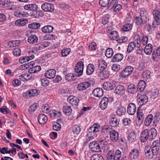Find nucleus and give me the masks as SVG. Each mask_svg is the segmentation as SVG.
Returning a JSON list of instances; mask_svg holds the SVG:
<instances>
[{
  "instance_id": "obj_22",
  "label": "nucleus",
  "mask_w": 160,
  "mask_h": 160,
  "mask_svg": "<svg viewBox=\"0 0 160 160\" xmlns=\"http://www.w3.org/2000/svg\"><path fill=\"white\" fill-rule=\"evenodd\" d=\"M32 77V75L28 72L22 74L19 78L21 80L25 81L30 80Z\"/></svg>"
},
{
  "instance_id": "obj_20",
  "label": "nucleus",
  "mask_w": 160,
  "mask_h": 160,
  "mask_svg": "<svg viewBox=\"0 0 160 160\" xmlns=\"http://www.w3.org/2000/svg\"><path fill=\"white\" fill-rule=\"evenodd\" d=\"M123 58V55L122 54L118 53L112 58L111 61L113 62H118L122 60Z\"/></svg>"
},
{
  "instance_id": "obj_60",
  "label": "nucleus",
  "mask_w": 160,
  "mask_h": 160,
  "mask_svg": "<svg viewBox=\"0 0 160 160\" xmlns=\"http://www.w3.org/2000/svg\"><path fill=\"white\" fill-rule=\"evenodd\" d=\"M148 36L147 35L143 36L141 40V45H142V46H144L146 45L148 42Z\"/></svg>"
},
{
  "instance_id": "obj_15",
  "label": "nucleus",
  "mask_w": 160,
  "mask_h": 160,
  "mask_svg": "<svg viewBox=\"0 0 160 160\" xmlns=\"http://www.w3.org/2000/svg\"><path fill=\"white\" fill-rule=\"evenodd\" d=\"M68 101L73 105H77L79 102V100L78 98L73 96H69L68 99Z\"/></svg>"
},
{
  "instance_id": "obj_7",
  "label": "nucleus",
  "mask_w": 160,
  "mask_h": 160,
  "mask_svg": "<svg viewBox=\"0 0 160 160\" xmlns=\"http://www.w3.org/2000/svg\"><path fill=\"white\" fill-rule=\"evenodd\" d=\"M125 91L124 87L122 85H119L116 87L114 93L118 96H121L125 93Z\"/></svg>"
},
{
  "instance_id": "obj_4",
  "label": "nucleus",
  "mask_w": 160,
  "mask_h": 160,
  "mask_svg": "<svg viewBox=\"0 0 160 160\" xmlns=\"http://www.w3.org/2000/svg\"><path fill=\"white\" fill-rule=\"evenodd\" d=\"M133 71V68L132 67L128 66L122 71L120 76L122 78H126L132 73Z\"/></svg>"
},
{
  "instance_id": "obj_6",
  "label": "nucleus",
  "mask_w": 160,
  "mask_h": 160,
  "mask_svg": "<svg viewBox=\"0 0 160 160\" xmlns=\"http://www.w3.org/2000/svg\"><path fill=\"white\" fill-rule=\"evenodd\" d=\"M149 130L148 129H145L142 132L140 136V139L142 142H144L148 139L149 140Z\"/></svg>"
},
{
  "instance_id": "obj_53",
  "label": "nucleus",
  "mask_w": 160,
  "mask_h": 160,
  "mask_svg": "<svg viewBox=\"0 0 160 160\" xmlns=\"http://www.w3.org/2000/svg\"><path fill=\"white\" fill-rule=\"evenodd\" d=\"M0 5L3 7H8L10 5V0H2L0 1Z\"/></svg>"
},
{
  "instance_id": "obj_18",
  "label": "nucleus",
  "mask_w": 160,
  "mask_h": 160,
  "mask_svg": "<svg viewBox=\"0 0 160 160\" xmlns=\"http://www.w3.org/2000/svg\"><path fill=\"white\" fill-rule=\"evenodd\" d=\"M54 6L51 4L46 3H43L42 5L41 8L45 11H52L54 9Z\"/></svg>"
},
{
  "instance_id": "obj_9",
  "label": "nucleus",
  "mask_w": 160,
  "mask_h": 160,
  "mask_svg": "<svg viewBox=\"0 0 160 160\" xmlns=\"http://www.w3.org/2000/svg\"><path fill=\"white\" fill-rule=\"evenodd\" d=\"M136 107L135 104L133 103H130L128 106L127 112L130 115H133L136 112Z\"/></svg>"
},
{
  "instance_id": "obj_32",
  "label": "nucleus",
  "mask_w": 160,
  "mask_h": 160,
  "mask_svg": "<svg viewBox=\"0 0 160 160\" xmlns=\"http://www.w3.org/2000/svg\"><path fill=\"white\" fill-rule=\"evenodd\" d=\"M141 37L138 34H135L134 36L133 42L137 45L141 46Z\"/></svg>"
},
{
  "instance_id": "obj_50",
  "label": "nucleus",
  "mask_w": 160,
  "mask_h": 160,
  "mask_svg": "<svg viewBox=\"0 0 160 160\" xmlns=\"http://www.w3.org/2000/svg\"><path fill=\"white\" fill-rule=\"evenodd\" d=\"M91 160H104L103 157L99 154H94L91 158Z\"/></svg>"
},
{
  "instance_id": "obj_30",
  "label": "nucleus",
  "mask_w": 160,
  "mask_h": 160,
  "mask_svg": "<svg viewBox=\"0 0 160 160\" xmlns=\"http://www.w3.org/2000/svg\"><path fill=\"white\" fill-rule=\"evenodd\" d=\"M34 58L33 55H32L29 56H25L21 58L19 60V62L21 63L27 62L30 60H32Z\"/></svg>"
},
{
  "instance_id": "obj_55",
  "label": "nucleus",
  "mask_w": 160,
  "mask_h": 160,
  "mask_svg": "<svg viewBox=\"0 0 160 160\" xmlns=\"http://www.w3.org/2000/svg\"><path fill=\"white\" fill-rule=\"evenodd\" d=\"M50 115L51 117H60L61 116V112L54 110L52 111H50Z\"/></svg>"
},
{
  "instance_id": "obj_2",
  "label": "nucleus",
  "mask_w": 160,
  "mask_h": 160,
  "mask_svg": "<svg viewBox=\"0 0 160 160\" xmlns=\"http://www.w3.org/2000/svg\"><path fill=\"white\" fill-rule=\"evenodd\" d=\"M98 143L95 141L90 142L89 144V147L91 151L95 152H99L101 151L100 145H103L105 142V140L99 139L98 140Z\"/></svg>"
},
{
  "instance_id": "obj_54",
  "label": "nucleus",
  "mask_w": 160,
  "mask_h": 160,
  "mask_svg": "<svg viewBox=\"0 0 160 160\" xmlns=\"http://www.w3.org/2000/svg\"><path fill=\"white\" fill-rule=\"evenodd\" d=\"M115 160H119L121 157V152L118 150H117L115 152H113Z\"/></svg>"
},
{
  "instance_id": "obj_49",
  "label": "nucleus",
  "mask_w": 160,
  "mask_h": 160,
  "mask_svg": "<svg viewBox=\"0 0 160 160\" xmlns=\"http://www.w3.org/2000/svg\"><path fill=\"white\" fill-rule=\"evenodd\" d=\"M128 140L130 142H132L135 141L136 135L134 132L130 133L128 136Z\"/></svg>"
},
{
  "instance_id": "obj_33",
  "label": "nucleus",
  "mask_w": 160,
  "mask_h": 160,
  "mask_svg": "<svg viewBox=\"0 0 160 160\" xmlns=\"http://www.w3.org/2000/svg\"><path fill=\"white\" fill-rule=\"evenodd\" d=\"M136 24L138 26H141L142 23H146L147 21L142 19V18L139 17H136L135 19Z\"/></svg>"
},
{
  "instance_id": "obj_46",
  "label": "nucleus",
  "mask_w": 160,
  "mask_h": 160,
  "mask_svg": "<svg viewBox=\"0 0 160 160\" xmlns=\"http://www.w3.org/2000/svg\"><path fill=\"white\" fill-rule=\"evenodd\" d=\"M29 28L32 29H36L40 27V24L39 23L34 22L28 25Z\"/></svg>"
},
{
  "instance_id": "obj_48",
  "label": "nucleus",
  "mask_w": 160,
  "mask_h": 160,
  "mask_svg": "<svg viewBox=\"0 0 160 160\" xmlns=\"http://www.w3.org/2000/svg\"><path fill=\"white\" fill-rule=\"evenodd\" d=\"M81 130L80 127L79 125H75L72 127V132L74 134H78Z\"/></svg>"
},
{
  "instance_id": "obj_17",
  "label": "nucleus",
  "mask_w": 160,
  "mask_h": 160,
  "mask_svg": "<svg viewBox=\"0 0 160 160\" xmlns=\"http://www.w3.org/2000/svg\"><path fill=\"white\" fill-rule=\"evenodd\" d=\"M108 103V99L106 97H103L100 103V107L102 110L107 108Z\"/></svg>"
},
{
  "instance_id": "obj_16",
  "label": "nucleus",
  "mask_w": 160,
  "mask_h": 160,
  "mask_svg": "<svg viewBox=\"0 0 160 160\" xmlns=\"http://www.w3.org/2000/svg\"><path fill=\"white\" fill-rule=\"evenodd\" d=\"M56 74V71L54 69L48 70L45 73V76L49 79L54 78Z\"/></svg>"
},
{
  "instance_id": "obj_45",
  "label": "nucleus",
  "mask_w": 160,
  "mask_h": 160,
  "mask_svg": "<svg viewBox=\"0 0 160 160\" xmlns=\"http://www.w3.org/2000/svg\"><path fill=\"white\" fill-rule=\"evenodd\" d=\"M132 25L130 23H126L124 24L122 28V29L124 32L129 31L132 28Z\"/></svg>"
},
{
  "instance_id": "obj_26",
  "label": "nucleus",
  "mask_w": 160,
  "mask_h": 160,
  "mask_svg": "<svg viewBox=\"0 0 160 160\" xmlns=\"http://www.w3.org/2000/svg\"><path fill=\"white\" fill-rule=\"evenodd\" d=\"M28 23L27 19L21 18L16 20L15 24L16 25L18 26H24Z\"/></svg>"
},
{
  "instance_id": "obj_42",
  "label": "nucleus",
  "mask_w": 160,
  "mask_h": 160,
  "mask_svg": "<svg viewBox=\"0 0 160 160\" xmlns=\"http://www.w3.org/2000/svg\"><path fill=\"white\" fill-rule=\"evenodd\" d=\"M77 76L73 73H68L65 76V79L68 81H73L76 79Z\"/></svg>"
},
{
  "instance_id": "obj_40",
  "label": "nucleus",
  "mask_w": 160,
  "mask_h": 160,
  "mask_svg": "<svg viewBox=\"0 0 160 160\" xmlns=\"http://www.w3.org/2000/svg\"><path fill=\"white\" fill-rule=\"evenodd\" d=\"M110 39L111 40H115L118 37V32L116 31H111L109 35Z\"/></svg>"
},
{
  "instance_id": "obj_51",
  "label": "nucleus",
  "mask_w": 160,
  "mask_h": 160,
  "mask_svg": "<svg viewBox=\"0 0 160 160\" xmlns=\"http://www.w3.org/2000/svg\"><path fill=\"white\" fill-rule=\"evenodd\" d=\"M137 115L138 119L140 121H142L144 118V116L142 110H138L137 112Z\"/></svg>"
},
{
  "instance_id": "obj_21",
  "label": "nucleus",
  "mask_w": 160,
  "mask_h": 160,
  "mask_svg": "<svg viewBox=\"0 0 160 160\" xmlns=\"http://www.w3.org/2000/svg\"><path fill=\"white\" fill-rule=\"evenodd\" d=\"M138 91V90L137 87L134 84H130L128 87L127 91L129 93L131 94H134Z\"/></svg>"
},
{
  "instance_id": "obj_52",
  "label": "nucleus",
  "mask_w": 160,
  "mask_h": 160,
  "mask_svg": "<svg viewBox=\"0 0 160 160\" xmlns=\"http://www.w3.org/2000/svg\"><path fill=\"white\" fill-rule=\"evenodd\" d=\"M113 53V50L111 48H108L106 50L105 55L108 58L112 57Z\"/></svg>"
},
{
  "instance_id": "obj_5",
  "label": "nucleus",
  "mask_w": 160,
  "mask_h": 160,
  "mask_svg": "<svg viewBox=\"0 0 160 160\" xmlns=\"http://www.w3.org/2000/svg\"><path fill=\"white\" fill-rule=\"evenodd\" d=\"M118 0H112L111 1L108 8L111 7V9L114 8L113 11L116 13L118 12L122 9L121 4H118Z\"/></svg>"
},
{
  "instance_id": "obj_19",
  "label": "nucleus",
  "mask_w": 160,
  "mask_h": 160,
  "mask_svg": "<svg viewBox=\"0 0 160 160\" xmlns=\"http://www.w3.org/2000/svg\"><path fill=\"white\" fill-rule=\"evenodd\" d=\"M92 94L96 97L100 98L103 94V89L101 88H97L95 89L92 92Z\"/></svg>"
},
{
  "instance_id": "obj_25",
  "label": "nucleus",
  "mask_w": 160,
  "mask_h": 160,
  "mask_svg": "<svg viewBox=\"0 0 160 160\" xmlns=\"http://www.w3.org/2000/svg\"><path fill=\"white\" fill-rule=\"evenodd\" d=\"M139 15L140 17L142 18V19L147 21L148 15L147 11L144 8H142L140 9Z\"/></svg>"
},
{
  "instance_id": "obj_58",
  "label": "nucleus",
  "mask_w": 160,
  "mask_h": 160,
  "mask_svg": "<svg viewBox=\"0 0 160 160\" xmlns=\"http://www.w3.org/2000/svg\"><path fill=\"white\" fill-rule=\"evenodd\" d=\"M151 72L149 70H146L142 74V76L143 78L145 79L149 78L151 77Z\"/></svg>"
},
{
  "instance_id": "obj_39",
  "label": "nucleus",
  "mask_w": 160,
  "mask_h": 160,
  "mask_svg": "<svg viewBox=\"0 0 160 160\" xmlns=\"http://www.w3.org/2000/svg\"><path fill=\"white\" fill-rule=\"evenodd\" d=\"M38 40V37L35 35H32L28 38V42L30 43H34L37 42Z\"/></svg>"
},
{
  "instance_id": "obj_10",
  "label": "nucleus",
  "mask_w": 160,
  "mask_h": 160,
  "mask_svg": "<svg viewBox=\"0 0 160 160\" xmlns=\"http://www.w3.org/2000/svg\"><path fill=\"white\" fill-rule=\"evenodd\" d=\"M153 18L156 24L159 25L160 24V12L157 9L154 10L152 12Z\"/></svg>"
},
{
  "instance_id": "obj_23",
  "label": "nucleus",
  "mask_w": 160,
  "mask_h": 160,
  "mask_svg": "<svg viewBox=\"0 0 160 160\" xmlns=\"http://www.w3.org/2000/svg\"><path fill=\"white\" fill-rule=\"evenodd\" d=\"M149 130V140H152L156 138L157 135V131L154 128H151Z\"/></svg>"
},
{
  "instance_id": "obj_34",
  "label": "nucleus",
  "mask_w": 160,
  "mask_h": 160,
  "mask_svg": "<svg viewBox=\"0 0 160 160\" xmlns=\"http://www.w3.org/2000/svg\"><path fill=\"white\" fill-rule=\"evenodd\" d=\"M103 88L105 90H110L113 88L114 86L112 83L109 82H105L103 84Z\"/></svg>"
},
{
  "instance_id": "obj_44",
  "label": "nucleus",
  "mask_w": 160,
  "mask_h": 160,
  "mask_svg": "<svg viewBox=\"0 0 160 160\" xmlns=\"http://www.w3.org/2000/svg\"><path fill=\"white\" fill-rule=\"evenodd\" d=\"M119 143L120 145L121 148H125L127 147L126 140L124 138H121L119 141Z\"/></svg>"
},
{
  "instance_id": "obj_62",
  "label": "nucleus",
  "mask_w": 160,
  "mask_h": 160,
  "mask_svg": "<svg viewBox=\"0 0 160 160\" xmlns=\"http://www.w3.org/2000/svg\"><path fill=\"white\" fill-rule=\"evenodd\" d=\"M48 118L47 116L43 114H41V124H45Z\"/></svg>"
},
{
  "instance_id": "obj_29",
  "label": "nucleus",
  "mask_w": 160,
  "mask_h": 160,
  "mask_svg": "<svg viewBox=\"0 0 160 160\" xmlns=\"http://www.w3.org/2000/svg\"><path fill=\"white\" fill-rule=\"evenodd\" d=\"M94 66L92 64H89L87 68L86 73L88 75H91L94 71Z\"/></svg>"
},
{
  "instance_id": "obj_59",
  "label": "nucleus",
  "mask_w": 160,
  "mask_h": 160,
  "mask_svg": "<svg viewBox=\"0 0 160 160\" xmlns=\"http://www.w3.org/2000/svg\"><path fill=\"white\" fill-rule=\"evenodd\" d=\"M71 49L69 48H65L62 50V55L63 57H66L70 53Z\"/></svg>"
},
{
  "instance_id": "obj_56",
  "label": "nucleus",
  "mask_w": 160,
  "mask_h": 160,
  "mask_svg": "<svg viewBox=\"0 0 160 160\" xmlns=\"http://www.w3.org/2000/svg\"><path fill=\"white\" fill-rule=\"evenodd\" d=\"M49 107L48 105L47 104H45L43 105L41 108V109L42 111V112L48 113L50 112V109H49Z\"/></svg>"
},
{
  "instance_id": "obj_13",
  "label": "nucleus",
  "mask_w": 160,
  "mask_h": 160,
  "mask_svg": "<svg viewBox=\"0 0 160 160\" xmlns=\"http://www.w3.org/2000/svg\"><path fill=\"white\" fill-rule=\"evenodd\" d=\"M110 138L113 142H116L119 139V134L115 130H112L110 133Z\"/></svg>"
},
{
  "instance_id": "obj_61",
  "label": "nucleus",
  "mask_w": 160,
  "mask_h": 160,
  "mask_svg": "<svg viewBox=\"0 0 160 160\" xmlns=\"http://www.w3.org/2000/svg\"><path fill=\"white\" fill-rule=\"evenodd\" d=\"M38 104V103H34L31 105L28 109V111L30 113H32L34 111L37 109Z\"/></svg>"
},
{
  "instance_id": "obj_43",
  "label": "nucleus",
  "mask_w": 160,
  "mask_h": 160,
  "mask_svg": "<svg viewBox=\"0 0 160 160\" xmlns=\"http://www.w3.org/2000/svg\"><path fill=\"white\" fill-rule=\"evenodd\" d=\"M107 67V63L103 60H100L98 63V68L100 70H105Z\"/></svg>"
},
{
  "instance_id": "obj_47",
  "label": "nucleus",
  "mask_w": 160,
  "mask_h": 160,
  "mask_svg": "<svg viewBox=\"0 0 160 160\" xmlns=\"http://www.w3.org/2000/svg\"><path fill=\"white\" fill-rule=\"evenodd\" d=\"M126 108L124 107H119L118 108L117 110V114L119 116H121L124 114L125 112H126Z\"/></svg>"
},
{
  "instance_id": "obj_31",
  "label": "nucleus",
  "mask_w": 160,
  "mask_h": 160,
  "mask_svg": "<svg viewBox=\"0 0 160 160\" xmlns=\"http://www.w3.org/2000/svg\"><path fill=\"white\" fill-rule=\"evenodd\" d=\"M153 118V116L151 114L148 115L145 119L144 124L146 126H149L152 122Z\"/></svg>"
},
{
  "instance_id": "obj_12",
  "label": "nucleus",
  "mask_w": 160,
  "mask_h": 160,
  "mask_svg": "<svg viewBox=\"0 0 160 160\" xmlns=\"http://www.w3.org/2000/svg\"><path fill=\"white\" fill-rule=\"evenodd\" d=\"M137 101L139 106H142L145 104L148 101V97L145 95H141L138 98Z\"/></svg>"
},
{
  "instance_id": "obj_3",
  "label": "nucleus",
  "mask_w": 160,
  "mask_h": 160,
  "mask_svg": "<svg viewBox=\"0 0 160 160\" xmlns=\"http://www.w3.org/2000/svg\"><path fill=\"white\" fill-rule=\"evenodd\" d=\"M84 65L82 61L78 62L76 64L75 68V74L77 77L81 76L83 72Z\"/></svg>"
},
{
  "instance_id": "obj_27",
  "label": "nucleus",
  "mask_w": 160,
  "mask_h": 160,
  "mask_svg": "<svg viewBox=\"0 0 160 160\" xmlns=\"http://www.w3.org/2000/svg\"><path fill=\"white\" fill-rule=\"evenodd\" d=\"M24 8L26 10L30 11L37 10L38 7L35 4H28L24 6Z\"/></svg>"
},
{
  "instance_id": "obj_37",
  "label": "nucleus",
  "mask_w": 160,
  "mask_h": 160,
  "mask_svg": "<svg viewBox=\"0 0 160 160\" xmlns=\"http://www.w3.org/2000/svg\"><path fill=\"white\" fill-rule=\"evenodd\" d=\"M139 152L137 149H134L132 150L130 152V157H132L134 159L136 158L139 155Z\"/></svg>"
},
{
  "instance_id": "obj_36",
  "label": "nucleus",
  "mask_w": 160,
  "mask_h": 160,
  "mask_svg": "<svg viewBox=\"0 0 160 160\" xmlns=\"http://www.w3.org/2000/svg\"><path fill=\"white\" fill-rule=\"evenodd\" d=\"M152 45L150 43H148L145 47L144 52L147 55H150L152 52Z\"/></svg>"
},
{
  "instance_id": "obj_38",
  "label": "nucleus",
  "mask_w": 160,
  "mask_h": 160,
  "mask_svg": "<svg viewBox=\"0 0 160 160\" xmlns=\"http://www.w3.org/2000/svg\"><path fill=\"white\" fill-rule=\"evenodd\" d=\"M53 28L52 26H46L42 28V30L44 33H50L53 30Z\"/></svg>"
},
{
  "instance_id": "obj_8",
  "label": "nucleus",
  "mask_w": 160,
  "mask_h": 160,
  "mask_svg": "<svg viewBox=\"0 0 160 160\" xmlns=\"http://www.w3.org/2000/svg\"><path fill=\"white\" fill-rule=\"evenodd\" d=\"M98 76L101 79L104 80L107 78L109 76V74L108 71L105 70L98 69L97 71Z\"/></svg>"
},
{
  "instance_id": "obj_63",
  "label": "nucleus",
  "mask_w": 160,
  "mask_h": 160,
  "mask_svg": "<svg viewBox=\"0 0 160 160\" xmlns=\"http://www.w3.org/2000/svg\"><path fill=\"white\" fill-rule=\"evenodd\" d=\"M107 160H115L113 153L112 151L108 152L107 155Z\"/></svg>"
},
{
  "instance_id": "obj_28",
  "label": "nucleus",
  "mask_w": 160,
  "mask_h": 160,
  "mask_svg": "<svg viewBox=\"0 0 160 160\" xmlns=\"http://www.w3.org/2000/svg\"><path fill=\"white\" fill-rule=\"evenodd\" d=\"M146 86L145 82L144 81L141 80L138 82L137 88L138 90L141 92L144 90Z\"/></svg>"
},
{
  "instance_id": "obj_41",
  "label": "nucleus",
  "mask_w": 160,
  "mask_h": 160,
  "mask_svg": "<svg viewBox=\"0 0 160 160\" xmlns=\"http://www.w3.org/2000/svg\"><path fill=\"white\" fill-rule=\"evenodd\" d=\"M111 130V128L108 125H104L102 128L101 132L106 135L110 134Z\"/></svg>"
},
{
  "instance_id": "obj_14",
  "label": "nucleus",
  "mask_w": 160,
  "mask_h": 160,
  "mask_svg": "<svg viewBox=\"0 0 160 160\" xmlns=\"http://www.w3.org/2000/svg\"><path fill=\"white\" fill-rule=\"evenodd\" d=\"M91 85V83L88 82H85L80 83L78 85L77 88L79 91L85 90Z\"/></svg>"
},
{
  "instance_id": "obj_57",
  "label": "nucleus",
  "mask_w": 160,
  "mask_h": 160,
  "mask_svg": "<svg viewBox=\"0 0 160 160\" xmlns=\"http://www.w3.org/2000/svg\"><path fill=\"white\" fill-rule=\"evenodd\" d=\"M109 0H100L99 4L102 7H106L109 4Z\"/></svg>"
},
{
  "instance_id": "obj_24",
  "label": "nucleus",
  "mask_w": 160,
  "mask_h": 160,
  "mask_svg": "<svg viewBox=\"0 0 160 160\" xmlns=\"http://www.w3.org/2000/svg\"><path fill=\"white\" fill-rule=\"evenodd\" d=\"M140 48L139 46L137 45L133 41H132L129 43L128 46L127 51L128 53H130L134 50V48Z\"/></svg>"
},
{
  "instance_id": "obj_64",
  "label": "nucleus",
  "mask_w": 160,
  "mask_h": 160,
  "mask_svg": "<svg viewBox=\"0 0 160 160\" xmlns=\"http://www.w3.org/2000/svg\"><path fill=\"white\" fill-rule=\"evenodd\" d=\"M160 138L159 142L158 140H155L152 142L151 148H160Z\"/></svg>"
},
{
  "instance_id": "obj_1",
  "label": "nucleus",
  "mask_w": 160,
  "mask_h": 160,
  "mask_svg": "<svg viewBox=\"0 0 160 160\" xmlns=\"http://www.w3.org/2000/svg\"><path fill=\"white\" fill-rule=\"evenodd\" d=\"M100 126L96 123L93 124L87 131V137L86 142H88L91 140L96 137L99 133Z\"/></svg>"
},
{
  "instance_id": "obj_11",
  "label": "nucleus",
  "mask_w": 160,
  "mask_h": 160,
  "mask_svg": "<svg viewBox=\"0 0 160 160\" xmlns=\"http://www.w3.org/2000/svg\"><path fill=\"white\" fill-rule=\"evenodd\" d=\"M119 121V119L116 117L112 116L109 119V124L112 127H116L118 125Z\"/></svg>"
},
{
  "instance_id": "obj_35",
  "label": "nucleus",
  "mask_w": 160,
  "mask_h": 160,
  "mask_svg": "<svg viewBox=\"0 0 160 160\" xmlns=\"http://www.w3.org/2000/svg\"><path fill=\"white\" fill-rule=\"evenodd\" d=\"M63 112L66 115H70L72 112L71 107L68 106H64L63 108Z\"/></svg>"
}]
</instances>
